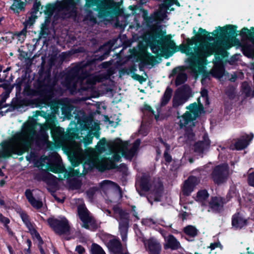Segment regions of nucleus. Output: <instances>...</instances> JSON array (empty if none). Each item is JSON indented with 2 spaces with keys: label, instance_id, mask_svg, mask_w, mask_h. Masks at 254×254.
Wrapping results in <instances>:
<instances>
[{
  "label": "nucleus",
  "instance_id": "b1692460",
  "mask_svg": "<svg viewBox=\"0 0 254 254\" xmlns=\"http://www.w3.org/2000/svg\"><path fill=\"white\" fill-rule=\"evenodd\" d=\"M25 195L30 204L37 209L41 208L43 206L41 201L37 200L33 196L32 190L30 189H27L25 191Z\"/></svg>",
  "mask_w": 254,
  "mask_h": 254
},
{
  "label": "nucleus",
  "instance_id": "72a5a7b5",
  "mask_svg": "<svg viewBox=\"0 0 254 254\" xmlns=\"http://www.w3.org/2000/svg\"><path fill=\"white\" fill-rule=\"evenodd\" d=\"M159 139L160 142L164 145V147H165V150L164 153V158L165 159V160L167 163H169L171 162L172 159L171 156L168 153L170 148V146L168 144L165 142L163 140L162 138H160Z\"/></svg>",
  "mask_w": 254,
  "mask_h": 254
},
{
  "label": "nucleus",
  "instance_id": "49530a36",
  "mask_svg": "<svg viewBox=\"0 0 254 254\" xmlns=\"http://www.w3.org/2000/svg\"><path fill=\"white\" fill-rule=\"evenodd\" d=\"M82 183L80 180L77 179H73L70 183V187L75 190L79 189L81 188Z\"/></svg>",
  "mask_w": 254,
  "mask_h": 254
},
{
  "label": "nucleus",
  "instance_id": "e433bc0d",
  "mask_svg": "<svg viewBox=\"0 0 254 254\" xmlns=\"http://www.w3.org/2000/svg\"><path fill=\"white\" fill-rule=\"evenodd\" d=\"M20 216L27 228H28L29 230H31V228H32L33 226L32 223L30 221L29 216L24 212L20 213Z\"/></svg>",
  "mask_w": 254,
  "mask_h": 254
},
{
  "label": "nucleus",
  "instance_id": "13d9d810",
  "mask_svg": "<svg viewBox=\"0 0 254 254\" xmlns=\"http://www.w3.org/2000/svg\"><path fill=\"white\" fill-rule=\"evenodd\" d=\"M140 142L141 141L140 139H136L133 143L132 146L130 148L136 153L140 146Z\"/></svg>",
  "mask_w": 254,
  "mask_h": 254
},
{
  "label": "nucleus",
  "instance_id": "bb28decb",
  "mask_svg": "<svg viewBox=\"0 0 254 254\" xmlns=\"http://www.w3.org/2000/svg\"><path fill=\"white\" fill-rule=\"evenodd\" d=\"M220 61L216 62L215 66L212 68L211 73L213 76L217 78H221L225 73V70L223 65L220 66Z\"/></svg>",
  "mask_w": 254,
  "mask_h": 254
},
{
  "label": "nucleus",
  "instance_id": "58836bf2",
  "mask_svg": "<svg viewBox=\"0 0 254 254\" xmlns=\"http://www.w3.org/2000/svg\"><path fill=\"white\" fill-rule=\"evenodd\" d=\"M187 79L186 73L184 71L179 73L176 77V86L184 83Z\"/></svg>",
  "mask_w": 254,
  "mask_h": 254
},
{
  "label": "nucleus",
  "instance_id": "69168bd1",
  "mask_svg": "<svg viewBox=\"0 0 254 254\" xmlns=\"http://www.w3.org/2000/svg\"><path fill=\"white\" fill-rule=\"evenodd\" d=\"M132 77L134 79L138 81L140 83H142V82L145 81V79L144 78L143 76L134 73L132 75Z\"/></svg>",
  "mask_w": 254,
  "mask_h": 254
},
{
  "label": "nucleus",
  "instance_id": "c85d7f7f",
  "mask_svg": "<svg viewBox=\"0 0 254 254\" xmlns=\"http://www.w3.org/2000/svg\"><path fill=\"white\" fill-rule=\"evenodd\" d=\"M29 99L23 98V99H16L14 101H12L11 107L13 110L18 109L23 107L30 106Z\"/></svg>",
  "mask_w": 254,
  "mask_h": 254
},
{
  "label": "nucleus",
  "instance_id": "680f3d73",
  "mask_svg": "<svg viewBox=\"0 0 254 254\" xmlns=\"http://www.w3.org/2000/svg\"><path fill=\"white\" fill-rule=\"evenodd\" d=\"M69 175L70 177H80L81 176V174L79 169H72L70 171Z\"/></svg>",
  "mask_w": 254,
  "mask_h": 254
},
{
  "label": "nucleus",
  "instance_id": "6e6552de",
  "mask_svg": "<svg viewBox=\"0 0 254 254\" xmlns=\"http://www.w3.org/2000/svg\"><path fill=\"white\" fill-rule=\"evenodd\" d=\"M47 223L50 228L59 235L69 233L70 227L67 219L64 217L61 219L50 217L47 219Z\"/></svg>",
  "mask_w": 254,
  "mask_h": 254
},
{
  "label": "nucleus",
  "instance_id": "f8f14e48",
  "mask_svg": "<svg viewBox=\"0 0 254 254\" xmlns=\"http://www.w3.org/2000/svg\"><path fill=\"white\" fill-rule=\"evenodd\" d=\"M172 92L173 90L170 87H167L163 96L161 99L160 107L157 108V111L158 112L157 115H155V111L152 109V107L150 105L147 104H145L144 105L142 110L151 113L152 114L155 116V119L157 120V119L159 118V114L160 112L161 108L165 106L169 103L172 95Z\"/></svg>",
  "mask_w": 254,
  "mask_h": 254
},
{
  "label": "nucleus",
  "instance_id": "a878e982",
  "mask_svg": "<svg viewBox=\"0 0 254 254\" xmlns=\"http://www.w3.org/2000/svg\"><path fill=\"white\" fill-rule=\"evenodd\" d=\"M26 3L22 0H13V3L10 6L9 9L13 11V13L18 15L20 11H24L25 9Z\"/></svg>",
  "mask_w": 254,
  "mask_h": 254
},
{
  "label": "nucleus",
  "instance_id": "1a4fd4ad",
  "mask_svg": "<svg viewBox=\"0 0 254 254\" xmlns=\"http://www.w3.org/2000/svg\"><path fill=\"white\" fill-rule=\"evenodd\" d=\"M200 182L198 178L194 176H190L184 182L182 187V193L180 195V204L183 206L184 208L187 207V202H186V196L189 195L193 190L195 187Z\"/></svg>",
  "mask_w": 254,
  "mask_h": 254
},
{
  "label": "nucleus",
  "instance_id": "5fc2aeb1",
  "mask_svg": "<svg viewBox=\"0 0 254 254\" xmlns=\"http://www.w3.org/2000/svg\"><path fill=\"white\" fill-rule=\"evenodd\" d=\"M48 127L51 129V132L52 133H54L56 134H59L60 132V127H57L56 125L54 124H48L47 125Z\"/></svg>",
  "mask_w": 254,
  "mask_h": 254
},
{
  "label": "nucleus",
  "instance_id": "f03ea898",
  "mask_svg": "<svg viewBox=\"0 0 254 254\" xmlns=\"http://www.w3.org/2000/svg\"><path fill=\"white\" fill-rule=\"evenodd\" d=\"M110 48L101 46L86 61L79 62L65 74L63 85L72 94L87 91L96 83V78L90 74L98 63L107 59Z\"/></svg>",
  "mask_w": 254,
  "mask_h": 254
},
{
  "label": "nucleus",
  "instance_id": "cd10ccee",
  "mask_svg": "<svg viewBox=\"0 0 254 254\" xmlns=\"http://www.w3.org/2000/svg\"><path fill=\"white\" fill-rule=\"evenodd\" d=\"M163 191V185L161 183H158L154 186L152 190V194L153 196V199L155 201H160L162 195Z\"/></svg>",
  "mask_w": 254,
  "mask_h": 254
},
{
  "label": "nucleus",
  "instance_id": "6e6d98bb",
  "mask_svg": "<svg viewBox=\"0 0 254 254\" xmlns=\"http://www.w3.org/2000/svg\"><path fill=\"white\" fill-rule=\"evenodd\" d=\"M141 223L143 225L145 226H150L151 225H154L156 222L152 218H146L142 220Z\"/></svg>",
  "mask_w": 254,
  "mask_h": 254
},
{
  "label": "nucleus",
  "instance_id": "4c0bfd02",
  "mask_svg": "<svg viewBox=\"0 0 254 254\" xmlns=\"http://www.w3.org/2000/svg\"><path fill=\"white\" fill-rule=\"evenodd\" d=\"M242 92L243 94H244L245 96L249 97L250 96H252V93L251 91V88L248 83L247 82H244L242 84L241 86Z\"/></svg>",
  "mask_w": 254,
  "mask_h": 254
},
{
  "label": "nucleus",
  "instance_id": "412c9836",
  "mask_svg": "<svg viewBox=\"0 0 254 254\" xmlns=\"http://www.w3.org/2000/svg\"><path fill=\"white\" fill-rule=\"evenodd\" d=\"M76 3L74 0H64L59 5L60 9L69 11L71 14L76 13Z\"/></svg>",
  "mask_w": 254,
  "mask_h": 254
},
{
  "label": "nucleus",
  "instance_id": "ddd939ff",
  "mask_svg": "<svg viewBox=\"0 0 254 254\" xmlns=\"http://www.w3.org/2000/svg\"><path fill=\"white\" fill-rule=\"evenodd\" d=\"M161 61V58L156 57L148 52L143 54L140 58L136 60V62H140L138 65L140 71H143V68L146 65H151L153 66L156 64L159 63Z\"/></svg>",
  "mask_w": 254,
  "mask_h": 254
},
{
  "label": "nucleus",
  "instance_id": "2f4dec72",
  "mask_svg": "<svg viewBox=\"0 0 254 254\" xmlns=\"http://www.w3.org/2000/svg\"><path fill=\"white\" fill-rule=\"evenodd\" d=\"M183 231L186 235L191 238H194L195 237L198 232L197 229L192 225H188L184 227Z\"/></svg>",
  "mask_w": 254,
  "mask_h": 254
},
{
  "label": "nucleus",
  "instance_id": "79ce46f5",
  "mask_svg": "<svg viewBox=\"0 0 254 254\" xmlns=\"http://www.w3.org/2000/svg\"><path fill=\"white\" fill-rule=\"evenodd\" d=\"M12 151L8 147H4L1 152H0V156L3 158H8L11 156Z\"/></svg>",
  "mask_w": 254,
  "mask_h": 254
},
{
  "label": "nucleus",
  "instance_id": "bf43d9fd",
  "mask_svg": "<svg viewBox=\"0 0 254 254\" xmlns=\"http://www.w3.org/2000/svg\"><path fill=\"white\" fill-rule=\"evenodd\" d=\"M209 248L212 251V250H214L216 248H220L221 249H222V246L221 243H220V242L219 241H218L216 242L211 243Z\"/></svg>",
  "mask_w": 254,
  "mask_h": 254
},
{
  "label": "nucleus",
  "instance_id": "f704fd0d",
  "mask_svg": "<svg viewBox=\"0 0 254 254\" xmlns=\"http://www.w3.org/2000/svg\"><path fill=\"white\" fill-rule=\"evenodd\" d=\"M91 254H106L102 248L97 244L93 243L91 246Z\"/></svg>",
  "mask_w": 254,
  "mask_h": 254
},
{
  "label": "nucleus",
  "instance_id": "2eb2a0df",
  "mask_svg": "<svg viewBox=\"0 0 254 254\" xmlns=\"http://www.w3.org/2000/svg\"><path fill=\"white\" fill-rule=\"evenodd\" d=\"M144 244L149 254H160L161 245L156 239L151 237L144 241Z\"/></svg>",
  "mask_w": 254,
  "mask_h": 254
},
{
  "label": "nucleus",
  "instance_id": "ea45409f",
  "mask_svg": "<svg viewBox=\"0 0 254 254\" xmlns=\"http://www.w3.org/2000/svg\"><path fill=\"white\" fill-rule=\"evenodd\" d=\"M164 249H171L175 250V237L172 235H169L167 240V243L164 245Z\"/></svg>",
  "mask_w": 254,
  "mask_h": 254
},
{
  "label": "nucleus",
  "instance_id": "dca6fc26",
  "mask_svg": "<svg viewBox=\"0 0 254 254\" xmlns=\"http://www.w3.org/2000/svg\"><path fill=\"white\" fill-rule=\"evenodd\" d=\"M38 85L37 89H47L51 90L54 86V84L52 83L51 74L50 71H46L44 73V77H42L40 75L38 80Z\"/></svg>",
  "mask_w": 254,
  "mask_h": 254
},
{
  "label": "nucleus",
  "instance_id": "f3484780",
  "mask_svg": "<svg viewBox=\"0 0 254 254\" xmlns=\"http://www.w3.org/2000/svg\"><path fill=\"white\" fill-rule=\"evenodd\" d=\"M254 135L253 134L243 135L237 139L234 145L230 146V148L232 149H236L238 150H242L249 145Z\"/></svg>",
  "mask_w": 254,
  "mask_h": 254
},
{
  "label": "nucleus",
  "instance_id": "c9c22d12",
  "mask_svg": "<svg viewBox=\"0 0 254 254\" xmlns=\"http://www.w3.org/2000/svg\"><path fill=\"white\" fill-rule=\"evenodd\" d=\"M66 136L67 138L69 140L79 138L77 129L76 128H71L67 131Z\"/></svg>",
  "mask_w": 254,
  "mask_h": 254
},
{
  "label": "nucleus",
  "instance_id": "aec40b11",
  "mask_svg": "<svg viewBox=\"0 0 254 254\" xmlns=\"http://www.w3.org/2000/svg\"><path fill=\"white\" fill-rule=\"evenodd\" d=\"M107 247L114 254H129L128 252L123 253L122 243L119 239H113L109 240Z\"/></svg>",
  "mask_w": 254,
  "mask_h": 254
},
{
  "label": "nucleus",
  "instance_id": "f257e3e1",
  "mask_svg": "<svg viewBox=\"0 0 254 254\" xmlns=\"http://www.w3.org/2000/svg\"><path fill=\"white\" fill-rule=\"evenodd\" d=\"M236 28L232 25L218 27L212 32V35L210 33L206 35L207 31L199 28V33L189 39L187 45L183 46V52L190 56L186 61L188 71L195 78L199 74H202V84L209 80V76L205 75L207 57L232 47L236 40L234 39Z\"/></svg>",
  "mask_w": 254,
  "mask_h": 254
},
{
  "label": "nucleus",
  "instance_id": "393cba45",
  "mask_svg": "<svg viewBox=\"0 0 254 254\" xmlns=\"http://www.w3.org/2000/svg\"><path fill=\"white\" fill-rule=\"evenodd\" d=\"M150 181V177L149 175L145 174H143L139 181V188L141 190L147 192L151 187Z\"/></svg>",
  "mask_w": 254,
  "mask_h": 254
},
{
  "label": "nucleus",
  "instance_id": "603ef678",
  "mask_svg": "<svg viewBox=\"0 0 254 254\" xmlns=\"http://www.w3.org/2000/svg\"><path fill=\"white\" fill-rule=\"evenodd\" d=\"M136 71V65L134 64L131 65L129 67V69L127 68H123L122 69L121 72L123 73H127V74H129V73H135V72Z\"/></svg>",
  "mask_w": 254,
  "mask_h": 254
},
{
  "label": "nucleus",
  "instance_id": "8fccbe9b",
  "mask_svg": "<svg viewBox=\"0 0 254 254\" xmlns=\"http://www.w3.org/2000/svg\"><path fill=\"white\" fill-rule=\"evenodd\" d=\"M55 10V7L52 4H48L46 6V10L45 11V13L48 15H52Z\"/></svg>",
  "mask_w": 254,
  "mask_h": 254
},
{
  "label": "nucleus",
  "instance_id": "4be33fe9",
  "mask_svg": "<svg viewBox=\"0 0 254 254\" xmlns=\"http://www.w3.org/2000/svg\"><path fill=\"white\" fill-rule=\"evenodd\" d=\"M246 220L239 213L235 214L232 218V225L235 229H240L246 225Z\"/></svg>",
  "mask_w": 254,
  "mask_h": 254
},
{
  "label": "nucleus",
  "instance_id": "4468645a",
  "mask_svg": "<svg viewBox=\"0 0 254 254\" xmlns=\"http://www.w3.org/2000/svg\"><path fill=\"white\" fill-rule=\"evenodd\" d=\"M191 90L188 85H184L176 91V107L182 105L188 100Z\"/></svg>",
  "mask_w": 254,
  "mask_h": 254
},
{
  "label": "nucleus",
  "instance_id": "774afa93",
  "mask_svg": "<svg viewBox=\"0 0 254 254\" xmlns=\"http://www.w3.org/2000/svg\"><path fill=\"white\" fill-rule=\"evenodd\" d=\"M96 190L94 188H90L86 191L87 196L90 198H92L95 193Z\"/></svg>",
  "mask_w": 254,
  "mask_h": 254
},
{
  "label": "nucleus",
  "instance_id": "423d86ee",
  "mask_svg": "<svg viewBox=\"0 0 254 254\" xmlns=\"http://www.w3.org/2000/svg\"><path fill=\"white\" fill-rule=\"evenodd\" d=\"M241 41H237L244 55L249 58L254 57V28L251 30L244 28L240 33Z\"/></svg>",
  "mask_w": 254,
  "mask_h": 254
},
{
  "label": "nucleus",
  "instance_id": "7c9ffc66",
  "mask_svg": "<svg viewBox=\"0 0 254 254\" xmlns=\"http://www.w3.org/2000/svg\"><path fill=\"white\" fill-rule=\"evenodd\" d=\"M49 136L48 133L44 130H41L36 140L37 145L46 144L48 140Z\"/></svg>",
  "mask_w": 254,
  "mask_h": 254
},
{
  "label": "nucleus",
  "instance_id": "7ed1b4c3",
  "mask_svg": "<svg viewBox=\"0 0 254 254\" xmlns=\"http://www.w3.org/2000/svg\"><path fill=\"white\" fill-rule=\"evenodd\" d=\"M84 10L86 13V18L90 21L97 23L96 17L94 15L91 8L97 12L99 18H114L121 15L124 12L123 9L120 7L119 2L114 0H85Z\"/></svg>",
  "mask_w": 254,
  "mask_h": 254
},
{
  "label": "nucleus",
  "instance_id": "c756f323",
  "mask_svg": "<svg viewBox=\"0 0 254 254\" xmlns=\"http://www.w3.org/2000/svg\"><path fill=\"white\" fill-rule=\"evenodd\" d=\"M118 168V166L112 160H110L107 166L101 163H99L97 166V168L98 169L99 171L101 172H104V171L107 169H114Z\"/></svg>",
  "mask_w": 254,
  "mask_h": 254
},
{
  "label": "nucleus",
  "instance_id": "338daca9",
  "mask_svg": "<svg viewBox=\"0 0 254 254\" xmlns=\"http://www.w3.org/2000/svg\"><path fill=\"white\" fill-rule=\"evenodd\" d=\"M25 80V77L22 76L21 77H18L16 79L15 83L13 85H20L22 86V84Z\"/></svg>",
  "mask_w": 254,
  "mask_h": 254
},
{
  "label": "nucleus",
  "instance_id": "9b49d317",
  "mask_svg": "<svg viewBox=\"0 0 254 254\" xmlns=\"http://www.w3.org/2000/svg\"><path fill=\"white\" fill-rule=\"evenodd\" d=\"M37 90L40 97L34 99H29V101H31L30 106L45 107L52 97L53 91L47 89H37Z\"/></svg>",
  "mask_w": 254,
  "mask_h": 254
},
{
  "label": "nucleus",
  "instance_id": "9d476101",
  "mask_svg": "<svg viewBox=\"0 0 254 254\" xmlns=\"http://www.w3.org/2000/svg\"><path fill=\"white\" fill-rule=\"evenodd\" d=\"M211 178L214 182L221 184L226 181L229 176V168L227 164H223L216 166L211 173Z\"/></svg>",
  "mask_w": 254,
  "mask_h": 254
},
{
  "label": "nucleus",
  "instance_id": "09e8293b",
  "mask_svg": "<svg viewBox=\"0 0 254 254\" xmlns=\"http://www.w3.org/2000/svg\"><path fill=\"white\" fill-rule=\"evenodd\" d=\"M107 143L106 139L105 137L102 138L98 142L97 144V149L100 151L104 150L105 146Z\"/></svg>",
  "mask_w": 254,
  "mask_h": 254
},
{
  "label": "nucleus",
  "instance_id": "4d7b16f0",
  "mask_svg": "<svg viewBox=\"0 0 254 254\" xmlns=\"http://www.w3.org/2000/svg\"><path fill=\"white\" fill-rule=\"evenodd\" d=\"M93 136H92L91 134H88L86 135L84 138H83V143L85 146L88 145L92 143V140H93Z\"/></svg>",
  "mask_w": 254,
  "mask_h": 254
},
{
  "label": "nucleus",
  "instance_id": "0eeeda50",
  "mask_svg": "<svg viewBox=\"0 0 254 254\" xmlns=\"http://www.w3.org/2000/svg\"><path fill=\"white\" fill-rule=\"evenodd\" d=\"M113 210L114 213L119 215L120 218V221L119 223V232L122 241L126 242L127 240V233L129 228V213L118 206H114Z\"/></svg>",
  "mask_w": 254,
  "mask_h": 254
},
{
  "label": "nucleus",
  "instance_id": "a18cd8bd",
  "mask_svg": "<svg viewBox=\"0 0 254 254\" xmlns=\"http://www.w3.org/2000/svg\"><path fill=\"white\" fill-rule=\"evenodd\" d=\"M41 6V2L35 1L33 4V6L31 9V11L29 12L30 14H33L36 15L38 12L39 11L40 7Z\"/></svg>",
  "mask_w": 254,
  "mask_h": 254
},
{
  "label": "nucleus",
  "instance_id": "e2e57ef3",
  "mask_svg": "<svg viewBox=\"0 0 254 254\" xmlns=\"http://www.w3.org/2000/svg\"><path fill=\"white\" fill-rule=\"evenodd\" d=\"M75 251L77 252L78 254H84L85 253L84 248L80 245L76 247Z\"/></svg>",
  "mask_w": 254,
  "mask_h": 254
},
{
  "label": "nucleus",
  "instance_id": "6ab92c4d",
  "mask_svg": "<svg viewBox=\"0 0 254 254\" xmlns=\"http://www.w3.org/2000/svg\"><path fill=\"white\" fill-rule=\"evenodd\" d=\"M77 213L79 218L84 224V227L89 229L88 224L91 222L88 211L84 205H79L77 207Z\"/></svg>",
  "mask_w": 254,
  "mask_h": 254
},
{
  "label": "nucleus",
  "instance_id": "864d4df0",
  "mask_svg": "<svg viewBox=\"0 0 254 254\" xmlns=\"http://www.w3.org/2000/svg\"><path fill=\"white\" fill-rule=\"evenodd\" d=\"M72 110V107L70 105H66L63 106L62 108L63 114L65 115H71V111Z\"/></svg>",
  "mask_w": 254,
  "mask_h": 254
},
{
  "label": "nucleus",
  "instance_id": "3c124183",
  "mask_svg": "<svg viewBox=\"0 0 254 254\" xmlns=\"http://www.w3.org/2000/svg\"><path fill=\"white\" fill-rule=\"evenodd\" d=\"M0 87L3 88L5 90L6 94L9 95L13 88L14 85L7 83H3L0 85Z\"/></svg>",
  "mask_w": 254,
  "mask_h": 254
},
{
  "label": "nucleus",
  "instance_id": "473e14b6",
  "mask_svg": "<svg viewBox=\"0 0 254 254\" xmlns=\"http://www.w3.org/2000/svg\"><path fill=\"white\" fill-rule=\"evenodd\" d=\"M209 194L207 190H203L197 192L195 200L197 201L201 202L202 204H205V201L208 198Z\"/></svg>",
  "mask_w": 254,
  "mask_h": 254
},
{
  "label": "nucleus",
  "instance_id": "39448f33",
  "mask_svg": "<svg viewBox=\"0 0 254 254\" xmlns=\"http://www.w3.org/2000/svg\"><path fill=\"white\" fill-rule=\"evenodd\" d=\"M200 94L201 97L198 99L199 105H197L196 103H193L187 107L190 113L186 112L182 116L179 122L181 128L183 127H190L194 126L193 121L201 114L203 111V104L200 102L201 99L203 100L205 105L209 104L207 90L204 88L201 89Z\"/></svg>",
  "mask_w": 254,
  "mask_h": 254
},
{
  "label": "nucleus",
  "instance_id": "37998d69",
  "mask_svg": "<svg viewBox=\"0 0 254 254\" xmlns=\"http://www.w3.org/2000/svg\"><path fill=\"white\" fill-rule=\"evenodd\" d=\"M50 31L46 25H43L39 33V38H46L49 34Z\"/></svg>",
  "mask_w": 254,
  "mask_h": 254
},
{
  "label": "nucleus",
  "instance_id": "052dcab7",
  "mask_svg": "<svg viewBox=\"0 0 254 254\" xmlns=\"http://www.w3.org/2000/svg\"><path fill=\"white\" fill-rule=\"evenodd\" d=\"M0 223L3 224L4 226L10 223V220L7 217L4 216L2 214L0 213Z\"/></svg>",
  "mask_w": 254,
  "mask_h": 254
},
{
  "label": "nucleus",
  "instance_id": "0e129e2a",
  "mask_svg": "<svg viewBox=\"0 0 254 254\" xmlns=\"http://www.w3.org/2000/svg\"><path fill=\"white\" fill-rule=\"evenodd\" d=\"M248 181L250 186L254 187V172L249 174Z\"/></svg>",
  "mask_w": 254,
  "mask_h": 254
},
{
  "label": "nucleus",
  "instance_id": "de8ad7c7",
  "mask_svg": "<svg viewBox=\"0 0 254 254\" xmlns=\"http://www.w3.org/2000/svg\"><path fill=\"white\" fill-rule=\"evenodd\" d=\"M51 177H55V176L53 174L50 173H48L47 176H45L42 174H37L35 176L34 179L37 181H40L41 180L44 181L46 179Z\"/></svg>",
  "mask_w": 254,
  "mask_h": 254
},
{
  "label": "nucleus",
  "instance_id": "5701e85b",
  "mask_svg": "<svg viewBox=\"0 0 254 254\" xmlns=\"http://www.w3.org/2000/svg\"><path fill=\"white\" fill-rule=\"evenodd\" d=\"M223 204V202L221 197L217 196L212 197L209 203L210 210L208 211L214 212H219L222 208Z\"/></svg>",
  "mask_w": 254,
  "mask_h": 254
},
{
  "label": "nucleus",
  "instance_id": "a19ab883",
  "mask_svg": "<svg viewBox=\"0 0 254 254\" xmlns=\"http://www.w3.org/2000/svg\"><path fill=\"white\" fill-rule=\"evenodd\" d=\"M136 152L131 148L126 149L122 152V155L127 159L131 160L135 155Z\"/></svg>",
  "mask_w": 254,
  "mask_h": 254
},
{
  "label": "nucleus",
  "instance_id": "a211bd4d",
  "mask_svg": "<svg viewBox=\"0 0 254 254\" xmlns=\"http://www.w3.org/2000/svg\"><path fill=\"white\" fill-rule=\"evenodd\" d=\"M210 141L208 138V135L204 134L203 136V140L198 141L194 145V151L195 152L200 155L206 152L210 146Z\"/></svg>",
  "mask_w": 254,
  "mask_h": 254
},
{
  "label": "nucleus",
  "instance_id": "c03bdc74",
  "mask_svg": "<svg viewBox=\"0 0 254 254\" xmlns=\"http://www.w3.org/2000/svg\"><path fill=\"white\" fill-rule=\"evenodd\" d=\"M30 15V16L28 17V18L26 19L25 22L23 23L24 26H26V27L33 25L35 22V19L37 18V15H34L33 14Z\"/></svg>",
  "mask_w": 254,
  "mask_h": 254
},
{
  "label": "nucleus",
  "instance_id": "20e7f679",
  "mask_svg": "<svg viewBox=\"0 0 254 254\" xmlns=\"http://www.w3.org/2000/svg\"><path fill=\"white\" fill-rule=\"evenodd\" d=\"M152 31L149 42L152 52L161 58L166 54L170 45L171 51L167 57L173 55L175 53V41L171 40V36L165 35L166 32L162 30L161 25L157 26Z\"/></svg>",
  "mask_w": 254,
  "mask_h": 254
}]
</instances>
